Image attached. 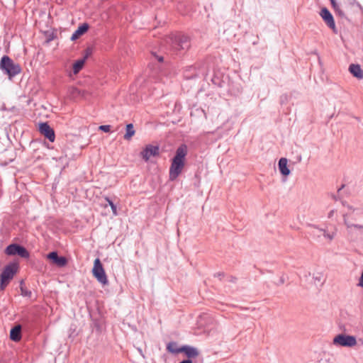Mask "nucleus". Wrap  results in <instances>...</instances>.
Listing matches in <instances>:
<instances>
[{
    "label": "nucleus",
    "instance_id": "f704fd0d",
    "mask_svg": "<svg viewBox=\"0 0 363 363\" xmlns=\"http://www.w3.org/2000/svg\"><path fill=\"white\" fill-rule=\"evenodd\" d=\"M211 81H212L213 84H217L216 81H218V78H215V77L212 78Z\"/></svg>",
    "mask_w": 363,
    "mask_h": 363
},
{
    "label": "nucleus",
    "instance_id": "9b49d317",
    "mask_svg": "<svg viewBox=\"0 0 363 363\" xmlns=\"http://www.w3.org/2000/svg\"><path fill=\"white\" fill-rule=\"evenodd\" d=\"M160 155V148L157 145H147L140 152V156L145 161L147 162L150 157H155Z\"/></svg>",
    "mask_w": 363,
    "mask_h": 363
},
{
    "label": "nucleus",
    "instance_id": "0eeeda50",
    "mask_svg": "<svg viewBox=\"0 0 363 363\" xmlns=\"http://www.w3.org/2000/svg\"><path fill=\"white\" fill-rule=\"evenodd\" d=\"M333 344L335 345L351 347L357 344V340L353 335L339 334L334 337Z\"/></svg>",
    "mask_w": 363,
    "mask_h": 363
},
{
    "label": "nucleus",
    "instance_id": "a19ab883",
    "mask_svg": "<svg viewBox=\"0 0 363 363\" xmlns=\"http://www.w3.org/2000/svg\"><path fill=\"white\" fill-rule=\"evenodd\" d=\"M45 145H46V147H47L48 148H49V149L52 148V147H50L48 144H47V143H46V142H45Z\"/></svg>",
    "mask_w": 363,
    "mask_h": 363
},
{
    "label": "nucleus",
    "instance_id": "6e6552de",
    "mask_svg": "<svg viewBox=\"0 0 363 363\" xmlns=\"http://www.w3.org/2000/svg\"><path fill=\"white\" fill-rule=\"evenodd\" d=\"M319 14L328 27L332 29L333 33H337L334 17L329 9L326 7H323Z\"/></svg>",
    "mask_w": 363,
    "mask_h": 363
},
{
    "label": "nucleus",
    "instance_id": "6ab92c4d",
    "mask_svg": "<svg viewBox=\"0 0 363 363\" xmlns=\"http://www.w3.org/2000/svg\"><path fill=\"white\" fill-rule=\"evenodd\" d=\"M167 350L172 354H178L181 352V347H179L175 342H170L167 344Z\"/></svg>",
    "mask_w": 363,
    "mask_h": 363
},
{
    "label": "nucleus",
    "instance_id": "c03bdc74",
    "mask_svg": "<svg viewBox=\"0 0 363 363\" xmlns=\"http://www.w3.org/2000/svg\"><path fill=\"white\" fill-rule=\"evenodd\" d=\"M203 89H203V87H201V88H200V89H199V91H203Z\"/></svg>",
    "mask_w": 363,
    "mask_h": 363
},
{
    "label": "nucleus",
    "instance_id": "4be33fe9",
    "mask_svg": "<svg viewBox=\"0 0 363 363\" xmlns=\"http://www.w3.org/2000/svg\"><path fill=\"white\" fill-rule=\"evenodd\" d=\"M313 279L314 280L315 284L320 283V285H322L325 281V280L323 279V275L320 272L314 274L313 276Z\"/></svg>",
    "mask_w": 363,
    "mask_h": 363
},
{
    "label": "nucleus",
    "instance_id": "2eb2a0df",
    "mask_svg": "<svg viewBox=\"0 0 363 363\" xmlns=\"http://www.w3.org/2000/svg\"><path fill=\"white\" fill-rule=\"evenodd\" d=\"M350 74L358 79H363V69L359 64H351L349 66Z\"/></svg>",
    "mask_w": 363,
    "mask_h": 363
},
{
    "label": "nucleus",
    "instance_id": "7c9ffc66",
    "mask_svg": "<svg viewBox=\"0 0 363 363\" xmlns=\"http://www.w3.org/2000/svg\"><path fill=\"white\" fill-rule=\"evenodd\" d=\"M336 13L340 16H345V13L344 12L340 9H337L335 10Z\"/></svg>",
    "mask_w": 363,
    "mask_h": 363
},
{
    "label": "nucleus",
    "instance_id": "39448f33",
    "mask_svg": "<svg viewBox=\"0 0 363 363\" xmlns=\"http://www.w3.org/2000/svg\"><path fill=\"white\" fill-rule=\"evenodd\" d=\"M92 273L94 277L100 284L103 285L108 284V281L107 276L99 258H96L94 260Z\"/></svg>",
    "mask_w": 363,
    "mask_h": 363
},
{
    "label": "nucleus",
    "instance_id": "4c0bfd02",
    "mask_svg": "<svg viewBox=\"0 0 363 363\" xmlns=\"http://www.w3.org/2000/svg\"><path fill=\"white\" fill-rule=\"evenodd\" d=\"M235 279H236L235 277H231L230 281L232 282H234L235 281Z\"/></svg>",
    "mask_w": 363,
    "mask_h": 363
},
{
    "label": "nucleus",
    "instance_id": "ea45409f",
    "mask_svg": "<svg viewBox=\"0 0 363 363\" xmlns=\"http://www.w3.org/2000/svg\"><path fill=\"white\" fill-rule=\"evenodd\" d=\"M310 275H311V273H310V272H307V273H306V274H305L304 277H305L306 278H307V277H309Z\"/></svg>",
    "mask_w": 363,
    "mask_h": 363
},
{
    "label": "nucleus",
    "instance_id": "5701e85b",
    "mask_svg": "<svg viewBox=\"0 0 363 363\" xmlns=\"http://www.w3.org/2000/svg\"><path fill=\"white\" fill-rule=\"evenodd\" d=\"M315 229H317L318 230V232L322 233L323 235L325 238H327V239H328L330 240H332L334 238V237H335V233H327L325 231V229H323V228H315Z\"/></svg>",
    "mask_w": 363,
    "mask_h": 363
},
{
    "label": "nucleus",
    "instance_id": "f03ea898",
    "mask_svg": "<svg viewBox=\"0 0 363 363\" xmlns=\"http://www.w3.org/2000/svg\"><path fill=\"white\" fill-rule=\"evenodd\" d=\"M209 72V65L207 62H201L194 65L186 67L184 70V77L186 79H194L203 77L207 80L206 77Z\"/></svg>",
    "mask_w": 363,
    "mask_h": 363
},
{
    "label": "nucleus",
    "instance_id": "58836bf2",
    "mask_svg": "<svg viewBox=\"0 0 363 363\" xmlns=\"http://www.w3.org/2000/svg\"><path fill=\"white\" fill-rule=\"evenodd\" d=\"M333 198L335 200V201H337L339 199V198L335 196V195H333Z\"/></svg>",
    "mask_w": 363,
    "mask_h": 363
},
{
    "label": "nucleus",
    "instance_id": "a211bd4d",
    "mask_svg": "<svg viewBox=\"0 0 363 363\" xmlns=\"http://www.w3.org/2000/svg\"><path fill=\"white\" fill-rule=\"evenodd\" d=\"M135 130L133 123H128L125 127V134L123 135V138L125 140H130L131 138L135 135Z\"/></svg>",
    "mask_w": 363,
    "mask_h": 363
},
{
    "label": "nucleus",
    "instance_id": "cd10ccee",
    "mask_svg": "<svg viewBox=\"0 0 363 363\" xmlns=\"http://www.w3.org/2000/svg\"><path fill=\"white\" fill-rule=\"evenodd\" d=\"M152 55L155 57L156 60H157L160 62H162L164 60V57L162 56L157 55L156 53L152 52Z\"/></svg>",
    "mask_w": 363,
    "mask_h": 363
},
{
    "label": "nucleus",
    "instance_id": "473e14b6",
    "mask_svg": "<svg viewBox=\"0 0 363 363\" xmlns=\"http://www.w3.org/2000/svg\"><path fill=\"white\" fill-rule=\"evenodd\" d=\"M352 227L357 228V229H363V225H359V224H353Z\"/></svg>",
    "mask_w": 363,
    "mask_h": 363
},
{
    "label": "nucleus",
    "instance_id": "ddd939ff",
    "mask_svg": "<svg viewBox=\"0 0 363 363\" xmlns=\"http://www.w3.org/2000/svg\"><path fill=\"white\" fill-rule=\"evenodd\" d=\"M181 352L184 353L189 359L199 355V351L197 348L187 345L181 347Z\"/></svg>",
    "mask_w": 363,
    "mask_h": 363
},
{
    "label": "nucleus",
    "instance_id": "bb28decb",
    "mask_svg": "<svg viewBox=\"0 0 363 363\" xmlns=\"http://www.w3.org/2000/svg\"><path fill=\"white\" fill-rule=\"evenodd\" d=\"M92 54V49L91 48H88L85 50L84 55L83 57V60L85 61L86 59Z\"/></svg>",
    "mask_w": 363,
    "mask_h": 363
},
{
    "label": "nucleus",
    "instance_id": "b1692460",
    "mask_svg": "<svg viewBox=\"0 0 363 363\" xmlns=\"http://www.w3.org/2000/svg\"><path fill=\"white\" fill-rule=\"evenodd\" d=\"M9 283V281L0 278V289L1 291L4 290V289L6 287Z\"/></svg>",
    "mask_w": 363,
    "mask_h": 363
},
{
    "label": "nucleus",
    "instance_id": "aec40b11",
    "mask_svg": "<svg viewBox=\"0 0 363 363\" xmlns=\"http://www.w3.org/2000/svg\"><path fill=\"white\" fill-rule=\"evenodd\" d=\"M85 62L83 59L77 60L73 65V72L74 74L78 73L83 68Z\"/></svg>",
    "mask_w": 363,
    "mask_h": 363
},
{
    "label": "nucleus",
    "instance_id": "f8f14e48",
    "mask_svg": "<svg viewBox=\"0 0 363 363\" xmlns=\"http://www.w3.org/2000/svg\"><path fill=\"white\" fill-rule=\"evenodd\" d=\"M46 257L60 267H65L67 263V259L63 256H59L57 251L50 252L46 255Z\"/></svg>",
    "mask_w": 363,
    "mask_h": 363
},
{
    "label": "nucleus",
    "instance_id": "7ed1b4c3",
    "mask_svg": "<svg viewBox=\"0 0 363 363\" xmlns=\"http://www.w3.org/2000/svg\"><path fill=\"white\" fill-rule=\"evenodd\" d=\"M0 69L11 79L21 72L19 64L16 63L8 55H4L0 60Z\"/></svg>",
    "mask_w": 363,
    "mask_h": 363
},
{
    "label": "nucleus",
    "instance_id": "c9c22d12",
    "mask_svg": "<svg viewBox=\"0 0 363 363\" xmlns=\"http://www.w3.org/2000/svg\"><path fill=\"white\" fill-rule=\"evenodd\" d=\"M334 214V210H331L328 213V218H331Z\"/></svg>",
    "mask_w": 363,
    "mask_h": 363
},
{
    "label": "nucleus",
    "instance_id": "f257e3e1",
    "mask_svg": "<svg viewBox=\"0 0 363 363\" xmlns=\"http://www.w3.org/2000/svg\"><path fill=\"white\" fill-rule=\"evenodd\" d=\"M187 152L188 148L185 144L180 145L176 150L175 155L172 160L169 167V180L174 181L182 173L185 165V157Z\"/></svg>",
    "mask_w": 363,
    "mask_h": 363
},
{
    "label": "nucleus",
    "instance_id": "9d476101",
    "mask_svg": "<svg viewBox=\"0 0 363 363\" xmlns=\"http://www.w3.org/2000/svg\"><path fill=\"white\" fill-rule=\"evenodd\" d=\"M18 269V264L16 262H10L5 266L0 278L11 281L16 274Z\"/></svg>",
    "mask_w": 363,
    "mask_h": 363
},
{
    "label": "nucleus",
    "instance_id": "20e7f679",
    "mask_svg": "<svg viewBox=\"0 0 363 363\" xmlns=\"http://www.w3.org/2000/svg\"><path fill=\"white\" fill-rule=\"evenodd\" d=\"M171 45L177 52L186 51L191 47L190 38L183 33H178L171 38Z\"/></svg>",
    "mask_w": 363,
    "mask_h": 363
},
{
    "label": "nucleus",
    "instance_id": "412c9836",
    "mask_svg": "<svg viewBox=\"0 0 363 363\" xmlns=\"http://www.w3.org/2000/svg\"><path fill=\"white\" fill-rule=\"evenodd\" d=\"M104 199L107 201L108 206L111 208L113 215L115 216H118L117 207L112 201V200L108 196H105Z\"/></svg>",
    "mask_w": 363,
    "mask_h": 363
},
{
    "label": "nucleus",
    "instance_id": "2f4dec72",
    "mask_svg": "<svg viewBox=\"0 0 363 363\" xmlns=\"http://www.w3.org/2000/svg\"><path fill=\"white\" fill-rule=\"evenodd\" d=\"M214 276L219 278L220 279H221L224 277V273L218 272V273L215 274Z\"/></svg>",
    "mask_w": 363,
    "mask_h": 363
},
{
    "label": "nucleus",
    "instance_id": "a878e982",
    "mask_svg": "<svg viewBox=\"0 0 363 363\" xmlns=\"http://www.w3.org/2000/svg\"><path fill=\"white\" fill-rule=\"evenodd\" d=\"M99 129L104 133H108L111 130V125H101L99 127Z\"/></svg>",
    "mask_w": 363,
    "mask_h": 363
},
{
    "label": "nucleus",
    "instance_id": "393cba45",
    "mask_svg": "<svg viewBox=\"0 0 363 363\" xmlns=\"http://www.w3.org/2000/svg\"><path fill=\"white\" fill-rule=\"evenodd\" d=\"M21 295L23 296H26V297H30L31 296V294H32V292L29 290H27L23 287H21Z\"/></svg>",
    "mask_w": 363,
    "mask_h": 363
},
{
    "label": "nucleus",
    "instance_id": "e433bc0d",
    "mask_svg": "<svg viewBox=\"0 0 363 363\" xmlns=\"http://www.w3.org/2000/svg\"><path fill=\"white\" fill-rule=\"evenodd\" d=\"M357 6L360 9V10L362 11V12L363 13V8L362 6H361V4H359V3L357 2L356 3Z\"/></svg>",
    "mask_w": 363,
    "mask_h": 363
},
{
    "label": "nucleus",
    "instance_id": "c85d7f7f",
    "mask_svg": "<svg viewBox=\"0 0 363 363\" xmlns=\"http://www.w3.org/2000/svg\"><path fill=\"white\" fill-rule=\"evenodd\" d=\"M344 223L345 224V225L347 226V228H350L352 227V223L348 222L346 218H345V216H344Z\"/></svg>",
    "mask_w": 363,
    "mask_h": 363
},
{
    "label": "nucleus",
    "instance_id": "37998d69",
    "mask_svg": "<svg viewBox=\"0 0 363 363\" xmlns=\"http://www.w3.org/2000/svg\"><path fill=\"white\" fill-rule=\"evenodd\" d=\"M344 186H345L344 185H342L341 187L338 189V191H340L342 189H343Z\"/></svg>",
    "mask_w": 363,
    "mask_h": 363
},
{
    "label": "nucleus",
    "instance_id": "72a5a7b5",
    "mask_svg": "<svg viewBox=\"0 0 363 363\" xmlns=\"http://www.w3.org/2000/svg\"><path fill=\"white\" fill-rule=\"evenodd\" d=\"M179 363H193L192 360L189 359H186L182 361H181Z\"/></svg>",
    "mask_w": 363,
    "mask_h": 363
},
{
    "label": "nucleus",
    "instance_id": "dca6fc26",
    "mask_svg": "<svg viewBox=\"0 0 363 363\" xmlns=\"http://www.w3.org/2000/svg\"><path fill=\"white\" fill-rule=\"evenodd\" d=\"M287 162L288 160L285 157L280 158L278 162L279 170L281 174L285 177L289 176L291 173V171L287 166Z\"/></svg>",
    "mask_w": 363,
    "mask_h": 363
},
{
    "label": "nucleus",
    "instance_id": "423d86ee",
    "mask_svg": "<svg viewBox=\"0 0 363 363\" xmlns=\"http://www.w3.org/2000/svg\"><path fill=\"white\" fill-rule=\"evenodd\" d=\"M5 253L8 255H18L22 258H28L30 256L27 249L18 244L13 243L9 245L5 249Z\"/></svg>",
    "mask_w": 363,
    "mask_h": 363
},
{
    "label": "nucleus",
    "instance_id": "79ce46f5",
    "mask_svg": "<svg viewBox=\"0 0 363 363\" xmlns=\"http://www.w3.org/2000/svg\"><path fill=\"white\" fill-rule=\"evenodd\" d=\"M284 282V279L281 277L280 279V284H283Z\"/></svg>",
    "mask_w": 363,
    "mask_h": 363
},
{
    "label": "nucleus",
    "instance_id": "4468645a",
    "mask_svg": "<svg viewBox=\"0 0 363 363\" xmlns=\"http://www.w3.org/2000/svg\"><path fill=\"white\" fill-rule=\"evenodd\" d=\"M89 28V26L87 23L80 24L78 26L77 29L72 33L70 38L71 40H76L77 39H78L80 36L86 33Z\"/></svg>",
    "mask_w": 363,
    "mask_h": 363
},
{
    "label": "nucleus",
    "instance_id": "c756f323",
    "mask_svg": "<svg viewBox=\"0 0 363 363\" xmlns=\"http://www.w3.org/2000/svg\"><path fill=\"white\" fill-rule=\"evenodd\" d=\"M330 3L333 6V7L334 8L335 10H336L337 9L339 8L337 4L336 3L335 0H330Z\"/></svg>",
    "mask_w": 363,
    "mask_h": 363
},
{
    "label": "nucleus",
    "instance_id": "f3484780",
    "mask_svg": "<svg viewBox=\"0 0 363 363\" xmlns=\"http://www.w3.org/2000/svg\"><path fill=\"white\" fill-rule=\"evenodd\" d=\"M10 339L14 342H18L21 339V325H16L11 329Z\"/></svg>",
    "mask_w": 363,
    "mask_h": 363
},
{
    "label": "nucleus",
    "instance_id": "1a4fd4ad",
    "mask_svg": "<svg viewBox=\"0 0 363 363\" xmlns=\"http://www.w3.org/2000/svg\"><path fill=\"white\" fill-rule=\"evenodd\" d=\"M38 131L50 143H53L55 140V133L52 128L48 122H42L38 125Z\"/></svg>",
    "mask_w": 363,
    "mask_h": 363
}]
</instances>
